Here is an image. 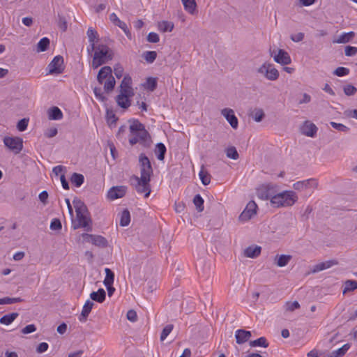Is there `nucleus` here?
<instances>
[{"instance_id": "35", "label": "nucleus", "mask_w": 357, "mask_h": 357, "mask_svg": "<svg viewBox=\"0 0 357 357\" xmlns=\"http://www.w3.org/2000/svg\"><path fill=\"white\" fill-rule=\"evenodd\" d=\"M357 289V281L348 280L344 283L343 294H345L347 292L353 291Z\"/></svg>"}, {"instance_id": "50", "label": "nucleus", "mask_w": 357, "mask_h": 357, "mask_svg": "<svg viewBox=\"0 0 357 357\" xmlns=\"http://www.w3.org/2000/svg\"><path fill=\"white\" fill-rule=\"evenodd\" d=\"M330 124L334 129H335L338 131H340V132H347L349 130V128L348 127H347L346 126H344L342 123L331 121L330 123Z\"/></svg>"}, {"instance_id": "59", "label": "nucleus", "mask_w": 357, "mask_h": 357, "mask_svg": "<svg viewBox=\"0 0 357 357\" xmlns=\"http://www.w3.org/2000/svg\"><path fill=\"white\" fill-rule=\"evenodd\" d=\"M160 38L158 34L155 32H151L147 36V40L149 43H156L159 41Z\"/></svg>"}, {"instance_id": "10", "label": "nucleus", "mask_w": 357, "mask_h": 357, "mask_svg": "<svg viewBox=\"0 0 357 357\" xmlns=\"http://www.w3.org/2000/svg\"><path fill=\"white\" fill-rule=\"evenodd\" d=\"M47 68L49 70V74L61 73L64 70L63 56L60 55L54 56L48 65Z\"/></svg>"}, {"instance_id": "11", "label": "nucleus", "mask_w": 357, "mask_h": 357, "mask_svg": "<svg viewBox=\"0 0 357 357\" xmlns=\"http://www.w3.org/2000/svg\"><path fill=\"white\" fill-rule=\"evenodd\" d=\"M257 205L254 201H250L239 215V220L243 222L249 220L257 213Z\"/></svg>"}, {"instance_id": "33", "label": "nucleus", "mask_w": 357, "mask_h": 357, "mask_svg": "<svg viewBox=\"0 0 357 357\" xmlns=\"http://www.w3.org/2000/svg\"><path fill=\"white\" fill-rule=\"evenodd\" d=\"M355 36L354 32L349 31L347 33H344L339 38L335 40V43H347L349 42Z\"/></svg>"}, {"instance_id": "37", "label": "nucleus", "mask_w": 357, "mask_h": 357, "mask_svg": "<svg viewBox=\"0 0 357 357\" xmlns=\"http://www.w3.org/2000/svg\"><path fill=\"white\" fill-rule=\"evenodd\" d=\"M250 346L252 347H262L266 348L268 346V343L264 337H261L255 340L250 341Z\"/></svg>"}, {"instance_id": "24", "label": "nucleus", "mask_w": 357, "mask_h": 357, "mask_svg": "<svg viewBox=\"0 0 357 357\" xmlns=\"http://www.w3.org/2000/svg\"><path fill=\"white\" fill-rule=\"evenodd\" d=\"M106 294L103 289L100 288L97 291H93L90 294V298L98 303H102L105 300Z\"/></svg>"}, {"instance_id": "61", "label": "nucleus", "mask_w": 357, "mask_h": 357, "mask_svg": "<svg viewBox=\"0 0 357 357\" xmlns=\"http://www.w3.org/2000/svg\"><path fill=\"white\" fill-rule=\"evenodd\" d=\"M114 73L117 78H121L123 73V67L119 64L115 65L114 68Z\"/></svg>"}, {"instance_id": "28", "label": "nucleus", "mask_w": 357, "mask_h": 357, "mask_svg": "<svg viewBox=\"0 0 357 357\" xmlns=\"http://www.w3.org/2000/svg\"><path fill=\"white\" fill-rule=\"evenodd\" d=\"M19 314L17 312H13L10 314H5L0 319V323L4 325L10 324L17 317Z\"/></svg>"}, {"instance_id": "45", "label": "nucleus", "mask_w": 357, "mask_h": 357, "mask_svg": "<svg viewBox=\"0 0 357 357\" xmlns=\"http://www.w3.org/2000/svg\"><path fill=\"white\" fill-rule=\"evenodd\" d=\"M156 57L157 53L155 51H146L143 54V58L149 63H152Z\"/></svg>"}, {"instance_id": "55", "label": "nucleus", "mask_w": 357, "mask_h": 357, "mask_svg": "<svg viewBox=\"0 0 357 357\" xmlns=\"http://www.w3.org/2000/svg\"><path fill=\"white\" fill-rule=\"evenodd\" d=\"M1 301L2 302V305L6 304H13L22 301V299L21 298H9V297H5L3 298H1Z\"/></svg>"}, {"instance_id": "52", "label": "nucleus", "mask_w": 357, "mask_h": 357, "mask_svg": "<svg viewBox=\"0 0 357 357\" xmlns=\"http://www.w3.org/2000/svg\"><path fill=\"white\" fill-rule=\"evenodd\" d=\"M349 73V69L345 67H338L333 72V74L338 77L345 76L347 75Z\"/></svg>"}, {"instance_id": "5", "label": "nucleus", "mask_w": 357, "mask_h": 357, "mask_svg": "<svg viewBox=\"0 0 357 357\" xmlns=\"http://www.w3.org/2000/svg\"><path fill=\"white\" fill-rule=\"evenodd\" d=\"M257 72L270 81L277 80L280 75L278 70L268 62H264L257 68Z\"/></svg>"}, {"instance_id": "21", "label": "nucleus", "mask_w": 357, "mask_h": 357, "mask_svg": "<svg viewBox=\"0 0 357 357\" xmlns=\"http://www.w3.org/2000/svg\"><path fill=\"white\" fill-rule=\"evenodd\" d=\"M112 70L109 66H104L100 68L97 75L98 82L102 84L104 79H108L109 77H113L112 75Z\"/></svg>"}, {"instance_id": "40", "label": "nucleus", "mask_w": 357, "mask_h": 357, "mask_svg": "<svg viewBox=\"0 0 357 357\" xmlns=\"http://www.w3.org/2000/svg\"><path fill=\"white\" fill-rule=\"evenodd\" d=\"M144 128V126L141 123L137 120L134 121L132 123L130 126V130L132 135L137 134V132L143 130Z\"/></svg>"}, {"instance_id": "47", "label": "nucleus", "mask_w": 357, "mask_h": 357, "mask_svg": "<svg viewBox=\"0 0 357 357\" xmlns=\"http://www.w3.org/2000/svg\"><path fill=\"white\" fill-rule=\"evenodd\" d=\"M343 91L346 96H351L356 93L357 89L352 84H346L343 86Z\"/></svg>"}, {"instance_id": "8", "label": "nucleus", "mask_w": 357, "mask_h": 357, "mask_svg": "<svg viewBox=\"0 0 357 357\" xmlns=\"http://www.w3.org/2000/svg\"><path fill=\"white\" fill-rule=\"evenodd\" d=\"M139 162L140 165V177H146L151 178L153 174V168L149 158L144 153H141L139 156Z\"/></svg>"}, {"instance_id": "54", "label": "nucleus", "mask_w": 357, "mask_h": 357, "mask_svg": "<svg viewBox=\"0 0 357 357\" xmlns=\"http://www.w3.org/2000/svg\"><path fill=\"white\" fill-rule=\"evenodd\" d=\"M106 118H107V123L109 124L116 123V121L117 120V118L116 117L113 111L109 110V109H107Z\"/></svg>"}, {"instance_id": "63", "label": "nucleus", "mask_w": 357, "mask_h": 357, "mask_svg": "<svg viewBox=\"0 0 357 357\" xmlns=\"http://www.w3.org/2000/svg\"><path fill=\"white\" fill-rule=\"evenodd\" d=\"M36 326L34 324H29V325L26 326L22 330V332L24 334H29V333H33V332L36 331Z\"/></svg>"}, {"instance_id": "16", "label": "nucleus", "mask_w": 357, "mask_h": 357, "mask_svg": "<svg viewBox=\"0 0 357 357\" xmlns=\"http://www.w3.org/2000/svg\"><path fill=\"white\" fill-rule=\"evenodd\" d=\"M221 114L222 116H225V118L227 119V121L229 122V123L233 128H237L238 121L236 116L234 114V112L233 109L229 108H225L222 109Z\"/></svg>"}, {"instance_id": "48", "label": "nucleus", "mask_w": 357, "mask_h": 357, "mask_svg": "<svg viewBox=\"0 0 357 357\" xmlns=\"http://www.w3.org/2000/svg\"><path fill=\"white\" fill-rule=\"evenodd\" d=\"M135 135L137 136V137L140 141V143H144L146 142L147 138L149 137V132L146 130L145 128L143 130H141L140 131L137 132V134Z\"/></svg>"}, {"instance_id": "60", "label": "nucleus", "mask_w": 357, "mask_h": 357, "mask_svg": "<svg viewBox=\"0 0 357 357\" xmlns=\"http://www.w3.org/2000/svg\"><path fill=\"white\" fill-rule=\"evenodd\" d=\"M28 126V119H22L17 123V128L20 131H24L26 129Z\"/></svg>"}, {"instance_id": "57", "label": "nucleus", "mask_w": 357, "mask_h": 357, "mask_svg": "<svg viewBox=\"0 0 357 357\" xmlns=\"http://www.w3.org/2000/svg\"><path fill=\"white\" fill-rule=\"evenodd\" d=\"M62 227L61 222L59 219L54 218L52 220L50 224V229L52 230H59Z\"/></svg>"}, {"instance_id": "3", "label": "nucleus", "mask_w": 357, "mask_h": 357, "mask_svg": "<svg viewBox=\"0 0 357 357\" xmlns=\"http://www.w3.org/2000/svg\"><path fill=\"white\" fill-rule=\"evenodd\" d=\"M298 200L295 192L285 190L275 193L271 199V204L274 207H287L293 206Z\"/></svg>"}, {"instance_id": "14", "label": "nucleus", "mask_w": 357, "mask_h": 357, "mask_svg": "<svg viewBox=\"0 0 357 357\" xmlns=\"http://www.w3.org/2000/svg\"><path fill=\"white\" fill-rule=\"evenodd\" d=\"M127 190V187L124 185L114 186L111 188L107 193L109 199L114 200L123 197Z\"/></svg>"}, {"instance_id": "34", "label": "nucleus", "mask_w": 357, "mask_h": 357, "mask_svg": "<svg viewBox=\"0 0 357 357\" xmlns=\"http://www.w3.org/2000/svg\"><path fill=\"white\" fill-rule=\"evenodd\" d=\"M105 278L104 280V284L106 287H108V286H111L113 284L114 280V273L112 271L111 269L106 268L105 269Z\"/></svg>"}, {"instance_id": "6", "label": "nucleus", "mask_w": 357, "mask_h": 357, "mask_svg": "<svg viewBox=\"0 0 357 357\" xmlns=\"http://www.w3.org/2000/svg\"><path fill=\"white\" fill-rule=\"evenodd\" d=\"M278 186L271 183H265L257 188V195L262 200L271 199L278 192Z\"/></svg>"}, {"instance_id": "46", "label": "nucleus", "mask_w": 357, "mask_h": 357, "mask_svg": "<svg viewBox=\"0 0 357 357\" xmlns=\"http://www.w3.org/2000/svg\"><path fill=\"white\" fill-rule=\"evenodd\" d=\"M226 155L228 158L237 160L239 157L238 151L234 146H230L226 149Z\"/></svg>"}, {"instance_id": "18", "label": "nucleus", "mask_w": 357, "mask_h": 357, "mask_svg": "<svg viewBox=\"0 0 357 357\" xmlns=\"http://www.w3.org/2000/svg\"><path fill=\"white\" fill-rule=\"evenodd\" d=\"M252 336L251 332L244 329H238L235 333L236 343L242 344L246 342Z\"/></svg>"}, {"instance_id": "51", "label": "nucleus", "mask_w": 357, "mask_h": 357, "mask_svg": "<svg viewBox=\"0 0 357 357\" xmlns=\"http://www.w3.org/2000/svg\"><path fill=\"white\" fill-rule=\"evenodd\" d=\"M174 326L172 324L167 325L162 330L160 335V340L163 341L168 336V335L172 332Z\"/></svg>"}, {"instance_id": "26", "label": "nucleus", "mask_w": 357, "mask_h": 357, "mask_svg": "<svg viewBox=\"0 0 357 357\" xmlns=\"http://www.w3.org/2000/svg\"><path fill=\"white\" fill-rule=\"evenodd\" d=\"M167 151L166 146L162 142H159L156 144L155 149V153L157 155V158L159 160H163Z\"/></svg>"}, {"instance_id": "49", "label": "nucleus", "mask_w": 357, "mask_h": 357, "mask_svg": "<svg viewBox=\"0 0 357 357\" xmlns=\"http://www.w3.org/2000/svg\"><path fill=\"white\" fill-rule=\"evenodd\" d=\"M284 308L287 311L293 312L295 310L300 308V304L296 301L294 302L288 301L285 303Z\"/></svg>"}, {"instance_id": "30", "label": "nucleus", "mask_w": 357, "mask_h": 357, "mask_svg": "<svg viewBox=\"0 0 357 357\" xmlns=\"http://www.w3.org/2000/svg\"><path fill=\"white\" fill-rule=\"evenodd\" d=\"M71 183L76 187H80L84 181V177L82 174L73 173L70 177Z\"/></svg>"}, {"instance_id": "36", "label": "nucleus", "mask_w": 357, "mask_h": 357, "mask_svg": "<svg viewBox=\"0 0 357 357\" xmlns=\"http://www.w3.org/2000/svg\"><path fill=\"white\" fill-rule=\"evenodd\" d=\"M130 222V214L128 209H125L122 211L120 219V225L126 227L129 225Z\"/></svg>"}, {"instance_id": "22", "label": "nucleus", "mask_w": 357, "mask_h": 357, "mask_svg": "<svg viewBox=\"0 0 357 357\" xmlns=\"http://www.w3.org/2000/svg\"><path fill=\"white\" fill-rule=\"evenodd\" d=\"M261 250V247L258 245L249 246L245 249L244 255L249 258H256L260 255Z\"/></svg>"}, {"instance_id": "42", "label": "nucleus", "mask_w": 357, "mask_h": 357, "mask_svg": "<svg viewBox=\"0 0 357 357\" xmlns=\"http://www.w3.org/2000/svg\"><path fill=\"white\" fill-rule=\"evenodd\" d=\"M265 116L264 112L261 108H256L252 113V119L256 122H261Z\"/></svg>"}, {"instance_id": "32", "label": "nucleus", "mask_w": 357, "mask_h": 357, "mask_svg": "<svg viewBox=\"0 0 357 357\" xmlns=\"http://www.w3.org/2000/svg\"><path fill=\"white\" fill-rule=\"evenodd\" d=\"M199 178L203 185H207L211 182V175L207 171L204 169V166L202 165L201 170L199 173Z\"/></svg>"}, {"instance_id": "64", "label": "nucleus", "mask_w": 357, "mask_h": 357, "mask_svg": "<svg viewBox=\"0 0 357 357\" xmlns=\"http://www.w3.org/2000/svg\"><path fill=\"white\" fill-rule=\"evenodd\" d=\"M58 130L56 128H52L50 129L47 130L45 133V135L48 138H52L56 135Z\"/></svg>"}, {"instance_id": "20", "label": "nucleus", "mask_w": 357, "mask_h": 357, "mask_svg": "<svg viewBox=\"0 0 357 357\" xmlns=\"http://www.w3.org/2000/svg\"><path fill=\"white\" fill-rule=\"evenodd\" d=\"M93 305H94V303L90 300H87L86 301L85 304L83 306V309L81 312V314L79 317V320L81 322H85L86 321L87 317H88L89 313L91 312Z\"/></svg>"}, {"instance_id": "19", "label": "nucleus", "mask_w": 357, "mask_h": 357, "mask_svg": "<svg viewBox=\"0 0 357 357\" xmlns=\"http://www.w3.org/2000/svg\"><path fill=\"white\" fill-rule=\"evenodd\" d=\"M109 20L114 23V25L118 26L120 29H121L128 37L131 36L130 31L128 29L126 24L124 22L120 20L114 13L109 15Z\"/></svg>"}, {"instance_id": "23", "label": "nucleus", "mask_w": 357, "mask_h": 357, "mask_svg": "<svg viewBox=\"0 0 357 357\" xmlns=\"http://www.w3.org/2000/svg\"><path fill=\"white\" fill-rule=\"evenodd\" d=\"M48 118L50 120H60L63 118V113L58 107H52L47 111Z\"/></svg>"}, {"instance_id": "1", "label": "nucleus", "mask_w": 357, "mask_h": 357, "mask_svg": "<svg viewBox=\"0 0 357 357\" xmlns=\"http://www.w3.org/2000/svg\"><path fill=\"white\" fill-rule=\"evenodd\" d=\"M131 84V77L129 75H126L120 85V93L116 97L117 105L123 109H128L130 106V98L134 96Z\"/></svg>"}, {"instance_id": "38", "label": "nucleus", "mask_w": 357, "mask_h": 357, "mask_svg": "<svg viewBox=\"0 0 357 357\" xmlns=\"http://www.w3.org/2000/svg\"><path fill=\"white\" fill-rule=\"evenodd\" d=\"M50 45V39L44 37L37 44V52H45Z\"/></svg>"}, {"instance_id": "43", "label": "nucleus", "mask_w": 357, "mask_h": 357, "mask_svg": "<svg viewBox=\"0 0 357 357\" xmlns=\"http://www.w3.org/2000/svg\"><path fill=\"white\" fill-rule=\"evenodd\" d=\"M157 79L154 77H149L144 84V87L150 91H153L157 87Z\"/></svg>"}, {"instance_id": "17", "label": "nucleus", "mask_w": 357, "mask_h": 357, "mask_svg": "<svg viewBox=\"0 0 357 357\" xmlns=\"http://www.w3.org/2000/svg\"><path fill=\"white\" fill-rule=\"evenodd\" d=\"M273 59L276 63L283 66L290 64L291 62L289 54L282 49L278 50V54L273 56Z\"/></svg>"}, {"instance_id": "56", "label": "nucleus", "mask_w": 357, "mask_h": 357, "mask_svg": "<svg viewBox=\"0 0 357 357\" xmlns=\"http://www.w3.org/2000/svg\"><path fill=\"white\" fill-rule=\"evenodd\" d=\"M357 53V47L353 46H347L344 49V54L347 56H352Z\"/></svg>"}, {"instance_id": "44", "label": "nucleus", "mask_w": 357, "mask_h": 357, "mask_svg": "<svg viewBox=\"0 0 357 357\" xmlns=\"http://www.w3.org/2000/svg\"><path fill=\"white\" fill-rule=\"evenodd\" d=\"M116 82L114 77H109L104 84V89L107 93L111 92L115 86Z\"/></svg>"}, {"instance_id": "41", "label": "nucleus", "mask_w": 357, "mask_h": 357, "mask_svg": "<svg viewBox=\"0 0 357 357\" xmlns=\"http://www.w3.org/2000/svg\"><path fill=\"white\" fill-rule=\"evenodd\" d=\"M193 203L196 206V209L199 212H202L204 210V199L200 195H196L193 198Z\"/></svg>"}, {"instance_id": "27", "label": "nucleus", "mask_w": 357, "mask_h": 357, "mask_svg": "<svg viewBox=\"0 0 357 357\" xmlns=\"http://www.w3.org/2000/svg\"><path fill=\"white\" fill-rule=\"evenodd\" d=\"M174 27V23L169 21H161L158 24V28L162 32H171Z\"/></svg>"}, {"instance_id": "39", "label": "nucleus", "mask_w": 357, "mask_h": 357, "mask_svg": "<svg viewBox=\"0 0 357 357\" xmlns=\"http://www.w3.org/2000/svg\"><path fill=\"white\" fill-rule=\"evenodd\" d=\"M333 264H334V263L332 261H325V262H322V263L318 264H317L316 266H314L312 272L313 273H317V272H319L321 271L327 269V268H330Z\"/></svg>"}, {"instance_id": "62", "label": "nucleus", "mask_w": 357, "mask_h": 357, "mask_svg": "<svg viewBox=\"0 0 357 357\" xmlns=\"http://www.w3.org/2000/svg\"><path fill=\"white\" fill-rule=\"evenodd\" d=\"M127 319L132 322H135L137 319V313L135 310H128L126 314Z\"/></svg>"}, {"instance_id": "12", "label": "nucleus", "mask_w": 357, "mask_h": 357, "mask_svg": "<svg viewBox=\"0 0 357 357\" xmlns=\"http://www.w3.org/2000/svg\"><path fill=\"white\" fill-rule=\"evenodd\" d=\"M82 237L85 241L91 242L92 244L96 246L105 248L107 245V239L102 236L83 234Z\"/></svg>"}, {"instance_id": "53", "label": "nucleus", "mask_w": 357, "mask_h": 357, "mask_svg": "<svg viewBox=\"0 0 357 357\" xmlns=\"http://www.w3.org/2000/svg\"><path fill=\"white\" fill-rule=\"evenodd\" d=\"M86 33L89 43L95 42L98 39V33L92 28H89Z\"/></svg>"}, {"instance_id": "25", "label": "nucleus", "mask_w": 357, "mask_h": 357, "mask_svg": "<svg viewBox=\"0 0 357 357\" xmlns=\"http://www.w3.org/2000/svg\"><path fill=\"white\" fill-rule=\"evenodd\" d=\"M350 347L351 344L347 343L344 344L342 347L339 348L338 349L333 351L329 354L328 357H342L347 352Z\"/></svg>"}, {"instance_id": "31", "label": "nucleus", "mask_w": 357, "mask_h": 357, "mask_svg": "<svg viewBox=\"0 0 357 357\" xmlns=\"http://www.w3.org/2000/svg\"><path fill=\"white\" fill-rule=\"evenodd\" d=\"M185 10L190 14H193L196 10L197 3L195 0H181Z\"/></svg>"}, {"instance_id": "15", "label": "nucleus", "mask_w": 357, "mask_h": 357, "mask_svg": "<svg viewBox=\"0 0 357 357\" xmlns=\"http://www.w3.org/2000/svg\"><path fill=\"white\" fill-rule=\"evenodd\" d=\"M317 127L313 123L306 121L301 127V132L307 137H314L317 132Z\"/></svg>"}, {"instance_id": "2", "label": "nucleus", "mask_w": 357, "mask_h": 357, "mask_svg": "<svg viewBox=\"0 0 357 357\" xmlns=\"http://www.w3.org/2000/svg\"><path fill=\"white\" fill-rule=\"evenodd\" d=\"M73 204L76 212L77 225L75 226V229L79 227L85 228L87 231H91V220L88 216L89 212L86 205L79 199H74Z\"/></svg>"}, {"instance_id": "9", "label": "nucleus", "mask_w": 357, "mask_h": 357, "mask_svg": "<svg viewBox=\"0 0 357 357\" xmlns=\"http://www.w3.org/2000/svg\"><path fill=\"white\" fill-rule=\"evenodd\" d=\"M3 142L5 146L15 153H19L23 148L22 139L20 137H6Z\"/></svg>"}, {"instance_id": "29", "label": "nucleus", "mask_w": 357, "mask_h": 357, "mask_svg": "<svg viewBox=\"0 0 357 357\" xmlns=\"http://www.w3.org/2000/svg\"><path fill=\"white\" fill-rule=\"evenodd\" d=\"M291 259V255H277L275 257L276 264L279 267H284L286 265L288 264L289 261Z\"/></svg>"}, {"instance_id": "7", "label": "nucleus", "mask_w": 357, "mask_h": 357, "mask_svg": "<svg viewBox=\"0 0 357 357\" xmlns=\"http://www.w3.org/2000/svg\"><path fill=\"white\" fill-rule=\"evenodd\" d=\"M131 180H134L135 183V188L138 193H144V197H148L151 193L150 181L151 178L146 177H138L132 176Z\"/></svg>"}, {"instance_id": "58", "label": "nucleus", "mask_w": 357, "mask_h": 357, "mask_svg": "<svg viewBox=\"0 0 357 357\" xmlns=\"http://www.w3.org/2000/svg\"><path fill=\"white\" fill-rule=\"evenodd\" d=\"M93 93H94L96 97L99 100H100L102 102H105L107 100V98L105 96H103V94L102 93L100 88L95 87L93 89Z\"/></svg>"}, {"instance_id": "4", "label": "nucleus", "mask_w": 357, "mask_h": 357, "mask_svg": "<svg viewBox=\"0 0 357 357\" xmlns=\"http://www.w3.org/2000/svg\"><path fill=\"white\" fill-rule=\"evenodd\" d=\"M113 58V52L111 49L105 45H99L94 52L92 67L97 68L101 65L108 62Z\"/></svg>"}, {"instance_id": "13", "label": "nucleus", "mask_w": 357, "mask_h": 357, "mask_svg": "<svg viewBox=\"0 0 357 357\" xmlns=\"http://www.w3.org/2000/svg\"><path fill=\"white\" fill-rule=\"evenodd\" d=\"M318 182L316 179L310 178L294 183L293 185V188L296 190L302 191L308 188H316Z\"/></svg>"}]
</instances>
